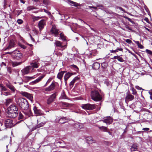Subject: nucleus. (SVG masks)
I'll return each mask as SVG.
<instances>
[{
  "label": "nucleus",
  "mask_w": 152,
  "mask_h": 152,
  "mask_svg": "<svg viewBox=\"0 0 152 152\" xmlns=\"http://www.w3.org/2000/svg\"><path fill=\"white\" fill-rule=\"evenodd\" d=\"M7 116L11 118H15L18 113V109L15 103L12 104L7 108Z\"/></svg>",
  "instance_id": "nucleus-1"
},
{
  "label": "nucleus",
  "mask_w": 152,
  "mask_h": 152,
  "mask_svg": "<svg viewBox=\"0 0 152 152\" xmlns=\"http://www.w3.org/2000/svg\"><path fill=\"white\" fill-rule=\"evenodd\" d=\"M17 103L19 106L24 110H26L29 108L28 103L27 101L23 98L18 99Z\"/></svg>",
  "instance_id": "nucleus-2"
},
{
  "label": "nucleus",
  "mask_w": 152,
  "mask_h": 152,
  "mask_svg": "<svg viewBox=\"0 0 152 152\" xmlns=\"http://www.w3.org/2000/svg\"><path fill=\"white\" fill-rule=\"evenodd\" d=\"M91 96L92 99L95 101H99L102 98L101 95L97 91L95 90L91 91Z\"/></svg>",
  "instance_id": "nucleus-3"
},
{
  "label": "nucleus",
  "mask_w": 152,
  "mask_h": 152,
  "mask_svg": "<svg viewBox=\"0 0 152 152\" xmlns=\"http://www.w3.org/2000/svg\"><path fill=\"white\" fill-rule=\"evenodd\" d=\"M12 57L16 59L17 60H19L21 58H23V56L20 52L18 50H15L12 53Z\"/></svg>",
  "instance_id": "nucleus-4"
},
{
  "label": "nucleus",
  "mask_w": 152,
  "mask_h": 152,
  "mask_svg": "<svg viewBox=\"0 0 152 152\" xmlns=\"http://www.w3.org/2000/svg\"><path fill=\"white\" fill-rule=\"evenodd\" d=\"M81 107L83 109L90 110L95 109L96 108V105L88 103L81 104Z\"/></svg>",
  "instance_id": "nucleus-5"
},
{
  "label": "nucleus",
  "mask_w": 152,
  "mask_h": 152,
  "mask_svg": "<svg viewBox=\"0 0 152 152\" xmlns=\"http://www.w3.org/2000/svg\"><path fill=\"white\" fill-rule=\"evenodd\" d=\"M59 30L57 28L55 25H53L52 28L50 30V32L52 34L54 35L55 37H58V34L60 32Z\"/></svg>",
  "instance_id": "nucleus-6"
},
{
  "label": "nucleus",
  "mask_w": 152,
  "mask_h": 152,
  "mask_svg": "<svg viewBox=\"0 0 152 152\" xmlns=\"http://www.w3.org/2000/svg\"><path fill=\"white\" fill-rule=\"evenodd\" d=\"M69 119L66 117H57L55 119V121L60 124H62L66 122V121Z\"/></svg>",
  "instance_id": "nucleus-7"
},
{
  "label": "nucleus",
  "mask_w": 152,
  "mask_h": 152,
  "mask_svg": "<svg viewBox=\"0 0 152 152\" xmlns=\"http://www.w3.org/2000/svg\"><path fill=\"white\" fill-rule=\"evenodd\" d=\"M100 121H102L104 123H105L109 125L112 123L113 121V119L111 117H104L102 120H100Z\"/></svg>",
  "instance_id": "nucleus-8"
},
{
  "label": "nucleus",
  "mask_w": 152,
  "mask_h": 152,
  "mask_svg": "<svg viewBox=\"0 0 152 152\" xmlns=\"http://www.w3.org/2000/svg\"><path fill=\"white\" fill-rule=\"evenodd\" d=\"M134 99V96L130 94H127L126 95V96L125 98V102L128 104V103L133 100Z\"/></svg>",
  "instance_id": "nucleus-9"
},
{
  "label": "nucleus",
  "mask_w": 152,
  "mask_h": 152,
  "mask_svg": "<svg viewBox=\"0 0 152 152\" xmlns=\"http://www.w3.org/2000/svg\"><path fill=\"white\" fill-rule=\"evenodd\" d=\"M32 69V66H28L26 67L24 69H23L21 71L23 74L26 75L28 73H29L30 72H32L33 71V69Z\"/></svg>",
  "instance_id": "nucleus-10"
},
{
  "label": "nucleus",
  "mask_w": 152,
  "mask_h": 152,
  "mask_svg": "<svg viewBox=\"0 0 152 152\" xmlns=\"http://www.w3.org/2000/svg\"><path fill=\"white\" fill-rule=\"evenodd\" d=\"M46 23L45 20L44 19H42L39 22L38 27L40 31L43 29L44 26L46 25Z\"/></svg>",
  "instance_id": "nucleus-11"
},
{
  "label": "nucleus",
  "mask_w": 152,
  "mask_h": 152,
  "mask_svg": "<svg viewBox=\"0 0 152 152\" xmlns=\"http://www.w3.org/2000/svg\"><path fill=\"white\" fill-rule=\"evenodd\" d=\"M5 129L10 128L13 126L12 121L10 119L6 120L4 122Z\"/></svg>",
  "instance_id": "nucleus-12"
},
{
  "label": "nucleus",
  "mask_w": 152,
  "mask_h": 152,
  "mask_svg": "<svg viewBox=\"0 0 152 152\" xmlns=\"http://www.w3.org/2000/svg\"><path fill=\"white\" fill-rule=\"evenodd\" d=\"M34 113L36 116H41L44 115L42 111L39 109H38L36 106H34L33 108Z\"/></svg>",
  "instance_id": "nucleus-13"
},
{
  "label": "nucleus",
  "mask_w": 152,
  "mask_h": 152,
  "mask_svg": "<svg viewBox=\"0 0 152 152\" xmlns=\"http://www.w3.org/2000/svg\"><path fill=\"white\" fill-rule=\"evenodd\" d=\"M56 93L53 94L50 96L49 98L47 100V104H49L53 102L54 101V100L56 98Z\"/></svg>",
  "instance_id": "nucleus-14"
},
{
  "label": "nucleus",
  "mask_w": 152,
  "mask_h": 152,
  "mask_svg": "<svg viewBox=\"0 0 152 152\" xmlns=\"http://www.w3.org/2000/svg\"><path fill=\"white\" fill-rule=\"evenodd\" d=\"M28 56L27 55L25 56V59L23 60H23L20 62H18L17 61H14L12 62V65L13 66L15 67L21 64L22 63L26 61L28 59Z\"/></svg>",
  "instance_id": "nucleus-15"
},
{
  "label": "nucleus",
  "mask_w": 152,
  "mask_h": 152,
  "mask_svg": "<svg viewBox=\"0 0 152 152\" xmlns=\"http://www.w3.org/2000/svg\"><path fill=\"white\" fill-rule=\"evenodd\" d=\"M31 65L30 66H32V69L33 70L34 68H38L39 65V64L37 60H34L30 64Z\"/></svg>",
  "instance_id": "nucleus-16"
},
{
  "label": "nucleus",
  "mask_w": 152,
  "mask_h": 152,
  "mask_svg": "<svg viewBox=\"0 0 152 152\" xmlns=\"http://www.w3.org/2000/svg\"><path fill=\"white\" fill-rule=\"evenodd\" d=\"M23 113L28 117L33 116V115L31 110L28 108L26 110H24L23 111Z\"/></svg>",
  "instance_id": "nucleus-17"
},
{
  "label": "nucleus",
  "mask_w": 152,
  "mask_h": 152,
  "mask_svg": "<svg viewBox=\"0 0 152 152\" xmlns=\"http://www.w3.org/2000/svg\"><path fill=\"white\" fill-rule=\"evenodd\" d=\"M6 85L7 88H9L13 92H15L16 90V89L9 82L6 83Z\"/></svg>",
  "instance_id": "nucleus-18"
},
{
  "label": "nucleus",
  "mask_w": 152,
  "mask_h": 152,
  "mask_svg": "<svg viewBox=\"0 0 152 152\" xmlns=\"http://www.w3.org/2000/svg\"><path fill=\"white\" fill-rule=\"evenodd\" d=\"M55 86V83H52L49 87L45 88V91H52L54 89Z\"/></svg>",
  "instance_id": "nucleus-19"
},
{
  "label": "nucleus",
  "mask_w": 152,
  "mask_h": 152,
  "mask_svg": "<svg viewBox=\"0 0 152 152\" xmlns=\"http://www.w3.org/2000/svg\"><path fill=\"white\" fill-rule=\"evenodd\" d=\"M54 44L55 46L56 47H59L63 48L66 46V45H63L62 44V43L58 40H56Z\"/></svg>",
  "instance_id": "nucleus-20"
},
{
  "label": "nucleus",
  "mask_w": 152,
  "mask_h": 152,
  "mask_svg": "<svg viewBox=\"0 0 152 152\" xmlns=\"http://www.w3.org/2000/svg\"><path fill=\"white\" fill-rule=\"evenodd\" d=\"M100 66V64L99 63L95 62L93 64L92 67L94 69L98 70Z\"/></svg>",
  "instance_id": "nucleus-21"
},
{
  "label": "nucleus",
  "mask_w": 152,
  "mask_h": 152,
  "mask_svg": "<svg viewBox=\"0 0 152 152\" xmlns=\"http://www.w3.org/2000/svg\"><path fill=\"white\" fill-rule=\"evenodd\" d=\"M46 121H44L38 124L37 125L33 127L32 128V130H35L39 128L44 126L46 124Z\"/></svg>",
  "instance_id": "nucleus-22"
},
{
  "label": "nucleus",
  "mask_w": 152,
  "mask_h": 152,
  "mask_svg": "<svg viewBox=\"0 0 152 152\" xmlns=\"http://www.w3.org/2000/svg\"><path fill=\"white\" fill-rule=\"evenodd\" d=\"M67 1L69 4L71 6H73L76 7L79 6V4L76 2H74L71 0H67Z\"/></svg>",
  "instance_id": "nucleus-23"
},
{
  "label": "nucleus",
  "mask_w": 152,
  "mask_h": 152,
  "mask_svg": "<svg viewBox=\"0 0 152 152\" xmlns=\"http://www.w3.org/2000/svg\"><path fill=\"white\" fill-rule=\"evenodd\" d=\"M66 71H61L59 72L57 75V78L61 80L63 75L65 72H66Z\"/></svg>",
  "instance_id": "nucleus-24"
},
{
  "label": "nucleus",
  "mask_w": 152,
  "mask_h": 152,
  "mask_svg": "<svg viewBox=\"0 0 152 152\" xmlns=\"http://www.w3.org/2000/svg\"><path fill=\"white\" fill-rule=\"evenodd\" d=\"M96 126L98 127L99 129L104 132H107V130H108V129L107 127H105L103 126H100L97 125H96Z\"/></svg>",
  "instance_id": "nucleus-25"
},
{
  "label": "nucleus",
  "mask_w": 152,
  "mask_h": 152,
  "mask_svg": "<svg viewBox=\"0 0 152 152\" xmlns=\"http://www.w3.org/2000/svg\"><path fill=\"white\" fill-rule=\"evenodd\" d=\"M73 74L69 72H67L64 75V80H67Z\"/></svg>",
  "instance_id": "nucleus-26"
},
{
  "label": "nucleus",
  "mask_w": 152,
  "mask_h": 152,
  "mask_svg": "<svg viewBox=\"0 0 152 152\" xmlns=\"http://www.w3.org/2000/svg\"><path fill=\"white\" fill-rule=\"evenodd\" d=\"M108 66V63L106 62H104L101 64V67L103 69L102 71H104Z\"/></svg>",
  "instance_id": "nucleus-27"
},
{
  "label": "nucleus",
  "mask_w": 152,
  "mask_h": 152,
  "mask_svg": "<svg viewBox=\"0 0 152 152\" xmlns=\"http://www.w3.org/2000/svg\"><path fill=\"white\" fill-rule=\"evenodd\" d=\"M74 127L77 129H81L83 128V125L81 123H75L74 125Z\"/></svg>",
  "instance_id": "nucleus-28"
},
{
  "label": "nucleus",
  "mask_w": 152,
  "mask_h": 152,
  "mask_svg": "<svg viewBox=\"0 0 152 152\" xmlns=\"http://www.w3.org/2000/svg\"><path fill=\"white\" fill-rule=\"evenodd\" d=\"M86 140L88 141V143L89 144L95 142V141L93 139L92 137H87Z\"/></svg>",
  "instance_id": "nucleus-29"
},
{
  "label": "nucleus",
  "mask_w": 152,
  "mask_h": 152,
  "mask_svg": "<svg viewBox=\"0 0 152 152\" xmlns=\"http://www.w3.org/2000/svg\"><path fill=\"white\" fill-rule=\"evenodd\" d=\"M137 144H133L131 147V150L132 151H135L137 149Z\"/></svg>",
  "instance_id": "nucleus-30"
},
{
  "label": "nucleus",
  "mask_w": 152,
  "mask_h": 152,
  "mask_svg": "<svg viewBox=\"0 0 152 152\" xmlns=\"http://www.w3.org/2000/svg\"><path fill=\"white\" fill-rule=\"evenodd\" d=\"M59 35L60 38L63 41H66V37L64 35V34L62 32L60 33Z\"/></svg>",
  "instance_id": "nucleus-31"
},
{
  "label": "nucleus",
  "mask_w": 152,
  "mask_h": 152,
  "mask_svg": "<svg viewBox=\"0 0 152 152\" xmlns=\"http://www.w3.org/2000/svg\"><path fill=\"white\" fill-rule=\"evenodd\" d=\"M79 79V78L77 77H76L73 79V80L70 82L69 83L70 86H73L75 83V82L76 80Z\"/></svg>",
  "instance_id": "nucleus-32"
},
{
  "label": "nucleus",
  "mask_w": 152,
  "mask_h": 152,
  "mask_svg": "<svg viewBox=\"0 0 152 152\" xmlns=\"http://www.w3.org/2000/svg\"><path fill=\"white\" fill-rule=\"evenodd\" d=\"M34 78L35 77H25L24 81L26 83H27L29 80H31V79H34Z\"/></svg>",
  "instance_id": "nucleus-33"
},
{
  "label": "nucleus",
  "mask_w": 152,
  "mask_h": 152,
  "mask_svg": "<svg viewBox=\"0 0 152 152\" xmlns=\"http://www.w3.org/2000/svg\"><path fill=\"white\" fill-rule=\"evenodd\" d=\"M32 55V52L31 51L29 50L23 56V59L24 60L25 59V55H27L28 56V58L29 56H30Z\"/></svg>",
  "instance_id": "nucleus-34"
},
{
  "label": "nucleus",
  "mask_w": 152,
  "mask_h": 152,
  "mask_svg": "<svg viewBox=\"0 0 152 152\" xmlns=\"http://www.w3.org/2000/svg\"><path fill=\"white\" fill-rule=\"evenodd\" d=\"M45 75H43L39 77L37 79L35 80L36 83L39 82L44 77Z\"/></svg>",
  "instance_id": "nucleus-35"
},
{
  "label": "nucleus",
  "mask_w": 152,
  "mask_h": 152,
  "mask_svg": "<svg viewBox=\"0 0 152 152\" xmlns=\"http://www.w3.org/2000/svg\"><path fill=\"white\" fill-rule=\"evenodd\" d=\"M61 52H60L59 51H56L55 52V54L57 55V56L60 57L63 54V53L62 52V50L61 51Z\"/></svg>",
  "instance_id": "nucleus-36"
},
{
  "label": "nucleus",
  "mask_w": 152,
  "mask_h": 152,
  "mask_svg": "<svg viewBox=\"0 0 152 152\" xmlns=\"http://www.w3.org/2000/svg\"><path fill=\"white\" fill-rule=\"evenodd\" d=\"M135 43L137 44L138 46V47L140 49H142L144 47L141 45L138 41H134Z\"/></svg>",
  "instance_id": "nucleus-37"
},
{
  "label": "nucleus",
  "mask_w": 152,
  "mask_h": 152,
  "mask_svg": "<svg viewBox=\"0 0 152 152\" xmlns=\"http://www.w3.org/2000/svg\"><path fill=\"white\" fill-rule=\"evenodd\" d=\"M42 18V17H40L39 16L36 17L33 16L32 18L33 21L38 20L39 19Z\"/></svg>",
  "instance_id": "nucleus-38"
},
{
  "label": "nucleus",
  "mask_w": 152,
  "mask_h": 152,
  "mask_svg": "<svg viewBox=\"0 0 152 152\" xmlns=\"http://www.w3.org/2000/svg\"><path fill=\"white\" fill-rule=\"evenodd\" d=\"M61 97L62 99H65L66 98V95L65 93L64 90L63 91L61 94Z\"/></svg>",
  "instance_id": "nucleus-39"
},
{
  "label": "nucleus",
  "mask_w": 152,
  "mask_h": 152,
  "mask_svg": "<svg viewBox=\"0 0 152 152\" xmlns=\"http://www.w3.org/2000/svg\"><path fill=\"white\" fill-rule=\"evenodd\" d=\"M18 83L19 85H20L23 84V80L21 78H18Z\"/></svg>",
  "instance_id": "nucleus-40"
},
{
  "label": "nucleus",
  "mask_w": 152,
  "mask_h": 152,
  "mask_svg": "<svg viewBox=\"0 0 152 152\" xmlns=\"http://www.w3.org/2000/svg\"><path fill=\"white\" fill-rule=\"evenodd\" d=\"M37 9L34 6H29L27 8V10L28 11H30L34 9Z\"/></svg>",
  "instance_id": "nucleus-41"
},
{
  "label": "nucleus",
  "mask_w": 152,
  "mask_h": 152,
  "mask_svg": "<svg viewBox=\"0 0 152 152\" xmlns=\"http://www.w3.org/2000/svg\"><path fill=\"white\" fill-rule=\"evenodd\" d=\"M27 98L30 99V100H32L33 99V97L31 95V94L29 93H28L26 97Z\"/></svg>",
  "instance_id": "nucleus-42"
},
{
  "label": "nucleus",
  "mask_w": 152,
  "mask_h": 152,
  "mask_svg": "<svg viewBox=\"0 0 152 152\" xmlns=\"http://www.w3.org/2000/svg\"><path fill=\"white\" fill-rule=\"evenodd\" d=\"M104 11L107 13H109L110 14H114V13L112 12V11L108 10L107 9H105L104 10Z\"/></svg>",
  "instance_id": "nucleus-43"
},
{
  "label": "nucleus",
  "mask_w": 152,
  "mask_h": 152,
  "mask_svg": "<svg viewBox=\"0 0 152 152\" xmlns=\"http://www.w3.org/2000/svg\"><path fill=\"white\" fill-rule=\"evenodd\" d=\"M12 100L11 99H7L6 100V104L7 105L9 104L10 103H12Z\"/></svg>",
  "instance_id": "nucleus-44"
},
{
  "label": "nucleus",
  "mask_w": 152,
  "mask_h": 152,
  "mask_svg": "<svg viewBox=\"0 0 152 152\" xmlns=\"http://www.w3.org/2000/svg\"><path fill=\"white\" fill-rule=\"evenodd\" d=\"M132 94L134 95H136L137 94V92L136 90L133 88H132Z\"/></svg>",
  "instance_id": "nucleus-45"
},
{
  "label": "nucleus",
  "mask_w": 152,
  "mask_h": 152,
  "mask_svg": "<svg viewBox=\"0 0 152 152\" xmlns=\"http://www.w3.org/2000/svg\"><path fill=\"white\" fill-rule=\"evenodd\" d=\"M62 104L64 105L65 107H67L69 106V105L70 106L71 104L68 103H66L65 102H62L61 103Z\"/></svg>",
  "instance_id": "nucleus-46"
},
{
  "label": "nucleus",
  "mask_w": 152,
  "mask_h": 152,
  "mask_svg": "<svg viewBox=\"0 0 152 152\" xmlns=\"http://www.w3.org/2000/svg\"><path fill=\"white\" fill-rule=\"evenodd\" d=\"M20 93L21 95H22L23 96L26 97L27 94L28 93L25 92L21 91Z\"/></svg>",
  "instance_id": "nucleus-47"
},
{
  "label": "nucleus",
  "mask_w": 152,
  "mask_h": 152,
  "mask_svg": "<svg viewBox=\"0 0 152 152\" xmlns=\"http://www.w3.org/2000/svg\"><path fill=\"white\" fill-rule=\"evenodd\" d=\"M104 83L107 86H111V83L107 80H106L104 82Z\"/></svg>",
  "instance_id": "nucleus-48"
},
{
  "label": "nucleus",
  "mask_w": 152,
  "mask_h": 152,
  "mask_svg": "<svg viewBox=\"0 0 152 152\" xmlns=\"http://www.w3.org/2000/svg\"><path fill=\"white\" fill-rule=\"evenodd\" d=\"M24 118V117L22 114L20 112L19 115L18 119H23Z\"/></svg>",
  "instance_id": "nucleus-49"
},
{
  "label": "nucleus",
  "mask_w": 152,
  "mask_h": 152,
  "mask_svg": "<svg viewBox=\"0 0 152 152\" xmlns=\"http://www.w3.org/2000/svg\"><path fill=\"white\" fill-rule=\"evenodd\" d=\"M118 60L121 62H123L124 61V60L123 59L122 57H120V56H119V57H118Z\"/></svg>",
  "instance_id": "nucleus-50"
},
{
  "label": "nucleus",
  "mask_w": 152,
  "mask_h": 152,
  "mask_svg": "<svg viewBox=\"0 0 152 152\" xmlns=\"http://www.w3.org/2000/svg\"><path fill=\"white\" fill-rule=\"evenodd\" d=\"M145 52L148 54L152 55V51H151L148 49H146L145 50Z\"/></svg>",
  "instance_id": "nucleus-51"
},
{
  "label": "nucleus",
  "mask_w": 152,
  "mask_h": 152,
  "mask_svg": "<svg viewBox=\"0 0 152 152\" xmlns=\"http://www.w3.org/2000/svg\"><path fill=\"white\" fill-rule=\"evenodd\" d=\"M17 23L19 24H22L23 22V20L21 19H18L17 20Z\"/></svg>",
  "instance_id": "nucleus-52"
},
{
  "label": "nucleus",
  "mask_w": 152,
  "mask_h": 152,
  "mask_svg": "<svg viewBox=\"0 0 152 152\" xmlns=\"http://www.w3.org/2000/svg\"><path fill=\"white\" fill-rule=\"evenodd\" d=\"M51 78H49V79L48 80L46 83L44 85V86L45 87L47 86V85L50 83V82L51 81Z\"/></svg>",
  "instance_id": "nucleus-53"
},
{
  "label": "nucleus",
  "mask_w": 152,
  "mask_h": 152,
  "mask_svg": "<svg viewBox=\"0 0 152 152\" xmlns=\"http://www.w3.org/2000/svg\"><path fill=\"white\" fill-rule=\"evenodd\" d=\"M12 47H13V44L10 43L9 46L7 48V49H9Z\"/></svg>",
  "instance_id": "nucleus-54"
},
{
  "label": "nucleus",
  "mask_w": 152,
  "mask_h": 152,
  "mask_svg": "<svg viewBox=\"0 0 152 152\" xmlns=\"http://www.w3.org/2000/svg\"><path fill=\"white\" fill-rule=\"evenodd\" d=\"M117 9H119L121 11H123L124 12H125V10L123 9L122 8L120 7H117Z\"/></svg>",
  "instance_id": "nucleus-55"
},
{
  "label": "nucleus",
  "mask_w": 152,
  "mask_h": 152,
  "mask_svg": "<svg viewBox=\"0 0 152 152\" xmlns=\"http://www.w3.org/2000/svg\"><path fill=\"white\" fill-rule=\"evenodd\" d=\"M7 89L6 88V87L4 86H3V87L1 88V90L3 91H7Z\"/></svg>",
  "instance_id": "nucleus-56"
},
{
  "label": "nucleus",
  "mask_w": 152,
  "mask_h": 152,
  "mask_svg": "<svg viewBox=\"0 0 152 152\" xmlns=\"http://www.w3.org/2000/svg\"><path fill=\"white\" fill-rule=\"evenodd\" d=\"M125 41L127 42L129 44H130L132 42V41L129 39H126L125 40Z\"/></svg>",
  "instance_id": "nucleus-57"
},
{
  "label": "nucleus",
  "mask_w": 152,
  "mask_h": 152,
  "mask_svg": "<svg viewBox=\"0 0 152 152\" xmlns=\"http://www.w3.org/2000/svg\"><path fill=\"white\" fill-rule=\"evenodd\" d=\"M105 144L107 145H109L111 144L110 142L106 141L105 142Z\"/></svg>",
  "instance_id": "nucleus-58"
},
{
  "label": "nucleus",
  "mask_w": 152,
  "mask_h": 152,
  "mask_svg": "<svg viewBox=\"0 0 152 152\" xmlns=\"http://www.w3.org/2000/svg\"><path fill=\"white\" fill-rule=\"evenodd\" d=\"M142 130H143L145 131H147L149 130V128H144L142 129Z\"/></svg>",
  "instance_id": "nucleus-59"
},
{
  "label": "nucleus",
  "mask_w": 152,
  "mask_h": 152,
  "mask_svg": "<svg viewBox=\"0 0 152 152\" xmlns=\"http://www.w3.org/2000/svg\"><path fill=\"white\" fill-rule=\"evenodd\" d=\"M74 68H75L76 69V70H78V68L75 65L73 64L72 66Z\"/></svg>",
  "instance_id": "nucleus-60"
},
{
  "label": "nucleus",
  "mask_w": 152,
  "mask_h": 152,
  "mask_svg": "<svg viewBox=\"0 0 152 152\" xmlns=\"http://www.w3.org/2000/svg\"><path fill=\"white\" fill-rule=\"evenodd\" d=\"M4 94L5 95L7 96V95H9L10 94V93L8 92H4Z\"/></svg>",
  "instance_id": "nucleus-61"
},
{
  "label": "nucleus",
  "mask_w": 152,
  "mask_h": 152,
  "mask_svg": "<svg viewBox=\"0 0 152 152\" xmlns=\"http://www.w3.org/2000/svg\"><path fill=\"white\" fill-rule=\"evenodd\" d=\"M7 70L10 73L12 72V70L10 67L7 68Z\"/></svg>",
  "instance_id": "nucleus-62"
},
{
  "label": "nucleus",
  "mask_w": 152,
  "mask_h": 152,
  "mask_svg": "<svg viewBox=\"0 0 152 152\" xmlns=\"http://www.w3.org/2000/svg\"><path fill=\"white\" fill-rule=\"evenodd\" d=\"M45 12L47 13L48 15H51V13L50 12H49V11H48V10H45Z\"/></svg>",
  "instance_id": "nucleus-63"
},
{
  "label": "nucleus",
  "mask_w": 152,
  "mask_h": 152,
  "mask_svg": "<svg viewBox=\"0 0 152 152\" xmlns=\"http://www.w3.org/2000/svg\"><path fill=\"white\" fill-rule=\"evenodd\" d=\"M20 47L23 49H25L26 48V47L24 45H21Z\"/></svg>",
  "instance_id": "nucleus-64"
}]
</instances>
